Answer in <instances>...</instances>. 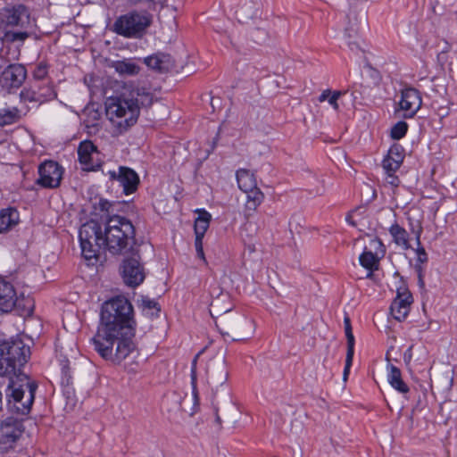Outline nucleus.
Returning <instances> with one entry per match:
<instances>
[{
	"label": "nucleus",
	"mask_w": 457,
	"mask_h": 457,
	"mask_svg": "<svg viewBox=\"0 0 457 457\" xmlns=\"http://www.w3.org/2000/svg\"><path fill=\"white\" fill-rule=\"evenodd\" d=\"M29 354V347L21 340L4 342L0 347V376L9 378L10 396L17 411L23 415L29 412L37 388V383L21 371Z\"/></svg>",
	"instance_id": "1"
},
{
	"label": "nucleus",
	"mask_w": 457,
	"mask_h": 457,
	"mask_svg": "<svg viewBox=\"0 0 457 457\" xmlns=\"http://www.w3.org/2000/svg\"><path fill=\"white\" fill-rule=\"evenodd\" d=\"M154 102L148 88L134 83H125L120 96L107 100L106 116L115 136L125 133L136 124L141 107H148Z\"/></svg>",
	"instance_id": "2"
},
{
	"label": "nucleus",
	"mask_w": 457,
	"mask_h": 457,
	"mask_svg": "<svg viewBox=\"0 0 457 457\" xmlns=\"http://www.w3.org/2000/svg\"><path fill=\"white\" fill-rule=\"evenodd\" d=\"M134 327H123L119 332L97 330L92 338L96 351L105 360L120 363L128 357L137 353L133 338Z\"/></svg>",
	"instance_id": "3"
},
{
	"label": "nucleus",
	"mask_w": 457,
	"mask_h": 457,
	"mask_svg": "<svg viewBox=\"0 0 457 457\" xmlns=\"http://www.w3.org/2000/svg\"><path fill=\"white\" fill-rule=\"evenodd\" d=\"M135 228L131 221L122 216L108 218L103 233L102 245L112 254L121 253L134 240Z\"/></svg>",
	"instance_id": "4"
},
{
	"label": "nucleus",
	"mask_w": 457,
	"mask_h": 457,
	"mask_svg": "<svg viewBox=\"0 0 457 457\" xmlns=\"http://www.w3.org/2000/svg\"><path fill=\"white\" fill-rule=\"evenodd\" d=\"M132 312L131 303L123 296H117L105 302L102 307L101 324L97 330L119 332L123 327H134Z\"/></svg>",
	"instance_id": "5"
},
{
	"label": "nucleus",
	"mask_w": 457,
	"mask_h": 457,
	"mask_svg": "<svg viewBox=\"0 0 457 457\" xmlns=\"http://www.w3.org/2000/svg\"><path fill=\"white\" fill-rule=\"evenodd\" d=\"M216 326L223 336H228L233 340H242L250 336L253 332V323L243 315L224 311L216 319Z\"/></svg>",
	"instance_id": "6"
},
{
	"label": "nucleus",
	"mask_w": 457,
	"mask_h": 457,
	"mask_svg": "<svg viewBox=\"0 0 457 457\" xmlns=\"http://www.w3.org/2000/svg\"><path fill=\"white\" fill-rule=\"evenodd\" d=\"M152 22V16L145 12H130L120 16L113 24V30L129 38H139Z\"/></svg>",
	"instance_id": "7"
},
{
	"label": "nucleus",
	"mask_w": 457,
	"mask_h": 457,
	"mask_svg": "<svg viewBox=\"0 0 457 457\" xmlns=\"http://www.w3.org/2000/svg\"><path fill=\"white\" fill-rule=\"evenodd\" d=\"M81 253L85 259L92 260L96 258L99 248L103 247V232L99 223L96 220H89L84 223L79 231Z\"/></svg>",
	"instance_id": "8"
},
{
	"label": "nucleus",
	"mask_w": 457,
	"mask_h": 457,
	"mask_svg": "<svg viewBox=\"0 0 457 457\" xmlns=\"http://www.w3.org/2000/svg\"><path fill=\"white\" fill-rule=\"evenodd\" d=\"M25 431L23 420L12 416L0 420V453L13 451Z\"/></svg>",
	"instance_id": "9"
},
{
	"label": "nucleus",
	"mask_w": 457,
	"mask_h": 457,
	"mask_svg": "<svg viewBox=\"0 0 457 457\" xmlns=\"http://www.w3.org/2000/svg\"><path fill=\"white\" fill-rule=\"evenodd\" d=\"M29 24V12L23 4L8 6L0 10V33L9 28H24Z\"/></svg>",
	"instance_id": "10"
},
{
	"label": "nucleus",
	"mask_w": 457,
	"mask_h": 457,
	"mask_svg": "<svg viewBox=\"0 0 457 457\" xmlns=\"http://www.w3.org/2000/svg\"><path fill=\"white\" fill-rule=\"evenodd\" d=\"M38 175V185L45 188H56L61 184L63 169L56 162L46 161L39 165Z\"/></svg>",
	"instance_id": "11"
},
{
	"label": "nucleus",
	"mask_w": 457,
	"mask_h": 457,
	"mask_svg": "<svg viewBox=\"0 0 457 457\" xmlns=\"http://www.w3.org/2000/svg\"><path fill=\"white\" fill-rule=\"evenodd\" d=\"M206 373L207 382L212 390H217L223 386L228 378L225 357L220 354L211 360L207 365Z\"/></svg>",
	"instance_id": "12"
},
{
	"label": "nucleus",
	"mask_w": 457,
	"mask_h": 457,
	"mask_svg": "<svg viewBox=\"0 0 457 457\" xmlns=\"http://www.w3.org/2000/svg\"><path fill=\"white\" fill-rule=\"evenodd\" d=\"M120 270L122 279L129 287H137L145 279V273L144 267L137 257L125 259Z\"/></svg>",
	"instance_id": "13"
},
{
	"label": "nucleus",
	"mask_w": 457,
	"mask_h": 457,
	"mask_svg": "<svg viewBox=\"0 0 457 457\" xmlns=\"http://www.w3.org/2000/svg\"><path fill=\"white\" fill-rule=\"evenodd\" d=\"M106 175L111 180L119 181L126 195L132 194L137 191L139 184V177L135 170L129 167L120 166L119 170H108Z\"/></svg>",
	"instance_id": "14"
},
{
	"label": "nucleus",
	"mask_w": 457,
	"mask_h": 457,
	"mask_svg": "<svg viewBox=\"0 0 457 457\" xmlns=\"http://www.w3.org/2000/svg\"><path fill=\"white\" fill-rule=\"evenodd\" d=\"M99 154L96 146L89 140L81 142L78 147L79 161L85 170H96L101 167Z\"/></svg>",
	"instance_id": "15"
},
{
	"label": "nucleus",
	"mask_w": 457,
	"mask_h": 457,
	"mask_svg": "<svg viewBox=\"0 0 457 457\" xmlns=\"http://www.w3.org/2000/svg\"><path fill=\"white\" fill-rule=\"evenodd\" d=\"M385 253V248L380 239L372 238L370 241V246L365 247L363 253L360 255L361 265L370 270H376L378 268V262L381 256Z\"/></svg>",
	"instance_id": "16"
},
{
	"label": "nucleus",
	"mask_w": 457,
	"mask_h": 457,
	"mask_svg": "<svg viewBox=\"0 0 457 457\" xmlns=\"http://www.w3.org/2000/svg\"><path fill=\"white\" fill-rule=\"evenodd\" d=\"M411 303L412 296L410 291L403 287H400L397 290L396 297L390 306V312L394 319L398 321L405 320L409 314Z\"/></svg>",
	"instance_id": "17"
},
{
	"label": "nucleus",
	"mask_w": 457,
	"mask_h": 457,
	"mask_svg": "<svg viewBox=\"0 0 457 457\" xmlns=\"http://www.w3.org/2000/svg\"><path fill=\"white\" fill-rule=\"evenodd\" d=\"M399 105L404 118H412L421 106L419 91L411 87L403 89Z\"/></svg>",
	"instance_id": "18"
},
{
	"label": "nucleus",
	"mask_w": 457,
	"mask_h": 457,
	"mask_svg": "<svg viewBox=\"0 0 457 457\" xmlns=\"http://www.w3.org/2000/svg\"><path fill=\"white\" fill-rule=\"evenodd\" d=\"M26 77L27 71L22 64H10L2 72V82L8 87H20Z\"/></svg>",
	"instance_id": "19"
},
{
	"label": "nucleus",
	"mask_w": 457,
	"mask_h": 457,
	"mask_svg": "<svg viewBox=\"0 0 457 457\" xmlns=\"http://www.w3.org/2000/svg\"><path fill=\"white\" fill-rule=\"evenodd\" d=\"M345 325V333L347 341V352L345 358V366L344 370L343 378L345 381L348 378L350 368L353 363V354H354V337L352 331V325L350 318L346 315L344 319Z\"/></svg>",
	"instance_id": "20"
},
{
	"label": "nucleus",
	"mask_w": 457,
	"mask_h": 457,
	"mask_svg": "<svg viewBox=\"0 0 457 457\" xmlns=\"http://www.w3.org/2000/svg\"><path fill=\"white\" fill-rule=\"evenodd\" d=\"M16 303V294L12 284L0 278V312H8Z\"/></svg>",
	"instance_id": "21"
},
{
	"label": "nucleus",
	"mask_w": 457,
	"mask_h": 457,
	"mask_svg": "<svg viewBox=\"0 0 457 457\" xmlns=\"http://www.w3.org/2000/svg\"><path fill=\"white\" fill-rule=\"evenodd\" d=\"M197 355L192 361L191 365V386H192V395L191 400L193 401V404L190 407H187V400L185 398L182 401V408L186 412H188L190 415L195 414L199 407V395L197 390V375H196V364H197Z\"/></svg>",
	"instance_id": "22"
},
{
	"label": "nucleus",
	"mask_w": 457,
	"mask_h": 457,
	"mask_svg": "<svg viewBox=\"0 0 457 457\" xmlns=\"http://www.w3.org/2000/svg\"><path fill=\"white\" fill-rule=\"evenodd\" d=\"M348 26L345 32L348 37H357L359 33L367 25V15L364 12L351 11L348 14Z\"/></svg>",
	"instance_id": "23"
},
{
	"label": "nucleus",
	"mask_w": 457,
	"mask_h": 457,
	"mask_svg": "<svg viewBox=\"0 0 457 457\" xmlns=\"http://www.w3.org/2000/svg\"><path fill=\"white\" fill-rule=\"evenodd\" d=\"M411 232L415 235V240L417 243V248H416V255H417V262L416 270L419 272L420 277V282L422 284V278H421V266L420 264L426 263L428 262V254L424 249V247L421 246L420 243V237L423 231V228L420 222L416 226H411Z\"/></svg>",
	"instance_id": "24"
},
{
	"label": "nucleus",
	"mask_w": 457,
	"mask_h": 457,
	"mask_svg": "<svg viewBox=\"0 0 457 457\" xmlns=\"http://www.w3.org/2000/svg\"><path fill=\"white\" fill-rule=\"evenodd\" d=\"M387 381L391 385V386L401 394L408 393L409 386L403 380L401 370L391 363L387 364Z\"/></svg>",
	"instance_id": "25"
},
{
	"label": "nucleus",
	"mask_w": 457,
	"mask_h": 457,
	"mask_svg": "<svg viewBox=\"0 0 457 457\" xmlns=\"http://www.w3.org/2000/svg\"><path fill=\"white\" fill-rule=\"evenodd\" d=\"M389 234L391 235L394 243L403 250L411 248L409 242V233L398 223L395 222L391 225L389 228Z\"/></svg>",
	"instance_id": "26"
},
{
	"label": "nucleus",
	"mask_w": 457,
	"mask_h": 457,
	"mask_svg": "<svg viewBox=\"0 0 457 457\" xmlns=\"http://www.w3.org/2000/svg\"><path fill=\"white\" fill-rule=\"evenodd\" d=\"M145 63L153 70L164 72L170 68L171 60L170 55L159 54L145 58Z\"/></svg>",
	"instance_id": "27"
},
{
	"label": "nucleus",
	"mask_w": 457,
	"mask_h": 457,
	"mask_svg": "<svg viewBox=\"0 0 457 457\" xmlns=\"http://www.w3.org/2000/svg\"><path fill=\"white\" fill-rule=\"evenodd\" d=\"M19 221V212L13 208L0 211V233L11 229Z\"/></svg>",
	"instance_id": "28"
},
{
	"label": "nucleus",
	"mask_w": 457,
	"mask_h": 457,
	"mask_svg": "<svg viewBox=\"0 0 457 457\" xmlns=\"http://www.w3.org/2000/svg\"><path fill=\"white\" fill-rule=\"evenodd\" d=\"M403 155L397 147L390 148L388 155L383 161V168L386 172H395L403 162Z\"/></svg>",
	"instance_id": "29"
},
{
	"label": "nucleus",
	"mask_w": 457,
	"mask_h": 457,
	"mask_svg": "<svg viewBox=\"0 0 457 457\" xmlns=\"http://www.w3.org/2000/svg\"><path fill=\"white\" fill-rule=\"evenodd\" d=\"M238 187L243 191H249L256 187V180L248 170L241 169L237 171Z\"/></svg>",
	"instance_id": "30"
},
{
	"label": "nucleus",
	"mask_w": 457,
	"mask_h": 457,
	"mask_svg": "<svg viewBox=\"0 0 457 457\" xmlns=\"http://www.w3.org/2000/svg\"><path fill=\"white\" fill-rule=\"evenodd\" d=\"M211 218L212 216L208 212L204 210L198 211V217L195 221V236H204L206 230L209 228Z\"/></svg>",
	"instance_id": "31"
},
{
	"label": "nucleus",
	"mask_w": 457,
	"mask_h": 457,
	"mask_svg": "<svg viewBox=\"0 0 457 457\" xmlns=\"http://www.w3.org/2000/svg\"><path fill=\"white\" fill-rule=\"evenodd\" d=\"M113 68L120 75H136L140 71V67L131 60L115 62Z\"/></svg>",
	"instance_id": "32"
},
{
	"label": "nucleus",
	"mask_w": 457,
	"mask_h": 457,
	"mask_svg": "<svg viewBox=\"0 0 457 457\" xmlns=\"http://www.w3.org/2000/svg\"><path fill=\"white\" fill-rule=\"evenodd\" d=\"M20 119V112L17 108L0 110V127L11 125Z\"/></svg>",
	"instance_id": "33"
},
{
	"label": "nucleus",
	"mask_w": 457,
	"mask_h": 457,
	"mask_svg": "<svg viewBox=\"0 0 457 457\" xmlns=\"http://www.w3.org/2000/svg\"><path fill=\"white\" fill-rule=\"evenodd\" d=\"M245 193L247 195L246 206L250 210H255L263 201L264 195L257 187Z\"/></svg>",
	"instance_id": "34"
},
{
	"label": "nucleus",
	"mask_w": 457,
	"mask_h": 457,
	"mask_svg": "<svg viewBox=\"0 0 457 457\" xmlns=\"http://www.w3.org/2000/svg\"><path fill=\"white\" fill-rule=\"evenodd\" d=\"M54 96H55V94L54 92L53 87L49 85H45L44 87H42V92H38V93L34 92L33 93L32 99L36 100V101L42 100V102H43V101L52 99Z\"/></svg>",
	"instance_id": "35"
},
{
	"label": "nucleus",
	"mask_w": 457,
	"mask_h": 457,
	"mask_svg": "<svg viewBox=\"0 0 457 457\" xmlns=\"http://www.w3.org/2000/svg\"><path fill=\"white\" fill-rule=\"evenodd\" d=\"M408 125L405 121H398L391 129V137L394 139H401L407 132Z\"/></svg>",
	"instance_id": "36"
},
{
	"label": "nucleus",
	"mask_w": 457,
	"mask_h": 457,
	"mask_svg": "<svg viewBox=\"0 0 457 457\" xmlns=\"http://www.w3.org/2000/svg\"><path fill=\"white\" fill-rule=\"evenodd\" d=\"M4 36V37L11 41H23L29 37V33L27 32H11L9 30L2 32Z\"/></svg>",
	"instance_id": "37"
},
{
	"label": "nucleus",
	"mask_w": 457,
	"mask_h": 457,
	"mask_svg": "<svg viewBox=\"0 0 457 457\" xmlns=\"http://www.w3.org/2000/svg\"><path fill=\"white\" fill-rule=\"evenodd\" d=\"M47 75V67L44 63H39L33 72V76L37 79H43Z\"/></svg>",
	"instance_id": "38"
},
{
	"label": "nucleus",
	"mask_w": 457,
	"mask_h": 457,
	"mask_svg": "<svg viewBox=\"0 0 457 457\" xmlns=\"http://www.w3.org/2000/svg\"><path fill=\"white\" fill-rule=\"evenodd\" d=\"M342 95H343V93H342L341 91H334V92L330 95V96H329V98H328V104H330V105H331L335 110H338V103H337V102H338L339 97H340Z\"/></svg>",
	"instance_id": "39"
},
{
	"label": "nucleus",
	"mask_w": 457,
	"mask_h": 457,
	"mask_svg": "<svg viewBox=\"0 0 457 457\" xmlns=\"http://www.w3.org/2000/svg\"><path fill=\"white\" fill-rule=\"evenodd\" d=\"M142 306L144 309L148 310H156V312H159L160 309L158 308V303L154 300H151L148 298L142 299Z\"/></svg>",
	"instance_id": "40"
},
{
	"label": "nucleus",
	"mask_w": 457,
	"mask_h": 457,
	"mask_svg": "<svg viewBox=\"0 0 457 457\" xmlns=\"http://www.w3.org/2000/svg\"><path fill=\"white\" fill-rule=\"evenodd\" d=\"M356 212H357V210L353 211V212H349L346 216V221L353 227L357 226V220L354 219V215L356 214Z\"/></svg>",
	"instance_id": "41"
},
{
	"label": "nucleus",
	"mask_w": 457,
	"mask_h": 457,
	"mask_svg": "<svg viewBox=\"0 0 457 457\" xmlns=\"http://www.w3.org/2000/svg\"><path fill=\"white\" fill-rule=\"evenodd\" d=\"M220 299H216L211 303V313L212 312L218 314L220 312Z\"/></svg>",
	"instance_id": "42"
},
{
	"label": "nucleus",
	"mask_w": 457,
	"mask_h": 457,
	"mask_svg": "<svg viewBox=\"0 0 457 457\" xmlns=\"http://www.w3.org/2000/svg\"><path fill=\"white\" fill-rule=\"evenodd\" d=\"M203 238H204V237L195 236V251L196 252H201V250H204V248H203Z\"/></svg>",
	"instance_id": "43"
},
{
	"label": "nucleus",
	"mask_w": 457,
	"mask_h": 457,
	"mask_svg": "<svg viewBox=\"0 0 457 457\" xmlns=\"http://www.w3.org/2000/svg\"><path fill=\"white\" fill-rule=\"evenodd\" d=\"M333 92H331L330 90H324L320 96H319V101L320 102H324V101H328L330 95L332 94Z\"/></svg>",
	"instance_id": "44"
},
{
	"label": "nucleus",
	"mask_w": 457,
	"mask_h": 457,
	"mask_svg": "<svg viewBox=\"0 0 457 457\" xmlns=\"http://www.w3.org/2000/svg\"><path fill=\"white\" fill-rule=\"evenodd\" d=\"M348 38H349L348 46H349V47H350V49H351L352 51H355V50L360 49V46H359V43H358L357 41H355V40H353V41H352L351 39H352L353 37H351V38H350V37H348Z\"/></svg>",
	"instance_id": "45"
},
{
	"label": "nucleus",
	"mask_w": 457,
	"mask_h": 457,
	"mask_svg": "<svg viewBox=\"0 0 457 457\" xmlns=\"http://www.w3.org/2000/svg\"><path fill=\"white\" fill-rule=\"evenodd\" d=\"M388 173V183H390L393 186L398 185V179L393 175L394 172H387Z\"/></svg>",
	"instance_id": "46"
},
{
	"label": "nucleus",
	"mask_w": 457,
	"mask_h": 457,
	"mask_svg": "<svg viewBox=\"0 0 457 457\" xmlns=\"http://www.w3.org/2000/svg\"><path fill=\"white\" fill-rule=\"evenodd\" d=\"M196 254L197 256L203 260V262H204V264H207V262H206V259H205V256H204V250H201V252H196Z\"/></svg>",
	"instance_id": "47"
},
{
	"label": "nucleus",
	"mask_w": 457,
	"mask_h": 457,
	"mask_svg": "<svg viewBox=\"0 0 457 457\" xmlns=\"http://www.w3.org/2000/svg\"><path fill=\"white\" fill-rule=\"evenodd\" d=\"M445 45H446V46H445V48L444 49V51H445V52H447V51L449 50V48H450V47H449V46H448V44H447V43H445Z\"/></svg>",
	"instance_id": "48"
},
{
	"label": "nucleus",
	"mask_w": 457,
	"mask_h": 457,
	"mask_svg": "<svg viewBox=\"0 0 457 457\" xmlns=\"http://www.w3.org/2000/svg\"><path fill=\"white\" fill-rule=\"evenodd\" d=\"M216 421L220 424V418L217 415L216 416Z\"/></svg>",
	"instance_id": "49"
}]
</instances>
